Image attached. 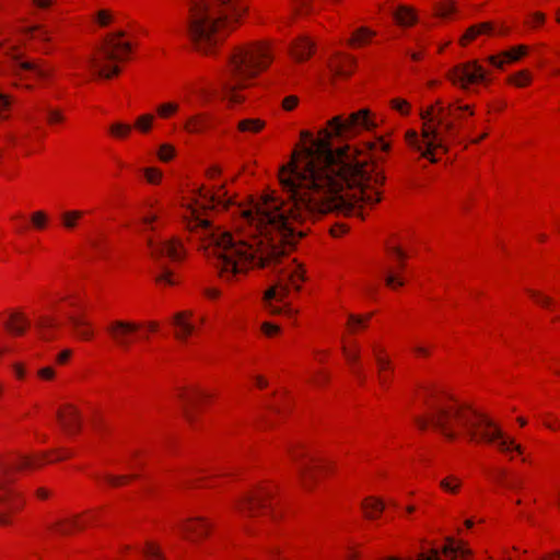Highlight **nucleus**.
<instances>
[{
  "label": "nucleus",
  "instance_id": "nucleus-48",
  "mask_svg": "<svg viewBox=\"0 0 560 560\" xmlns=\"http://www.w3.org/2000/svg\"><path fill=\"white\" fill-rule=\"evenodd\" d=\"M547 22V15L542 11H534L528 13L523 21V26L527 31L537 32L541 30Z\"/></svg>",
  "mask_w": 560,
  "mask_h": 560
},
{
  "label": "nucleus",
  "instance_id": "nucleus-50",
  "mask_svg": "<svg viewBox=\"0 0 560 560\" xmlns=\"http://www.w3.org/2000/svg\"><path fill=\"white\" fill-rule=\"evenodd\" d=\"M528 298L538 306L548 310L553 311L557 306V302L550 295L545 294L541 291L537 290H527L526 291Z\"/></svg>",
  "mask_w": 560,
  "mask_h": 560
},
{
  "label": "nucleus",
  "instance_id": "nucleus-54",
  "mask_svg": "<svg viewBox=\"0 0 560 560\" xmlns=\"http://www.w3.org/2000/svg\"><path fill=\"white\" fill-rule=\"evenodd\" d=\"M440 488L446 493L456 495L463 488V481L455 475H450L440 481Z\"/></svg>",
  "mask_w": 560,
  "mask_h": 560
},
{
  "label": "nucleus",
  "instance_id": "nucleus-9",
  "mask_svg": "<svg viewBox=\"0 0 560 560\" xmlns=\"http://www.w3.org/2000/svg\"><path fill=\"white\" fill-rule=\"evenodd\" d=\"M214 390L200 383H186L175 388V398L178 401L186 423L194 430L201 423V415L215 399Z\"/></svg>",
  "mask_w": 560,
  "mask_h": 560
},
{
  "label": "nucleus",
  "instance_id": "nucleus-53",
  "mask_svg": "<svg viewBox=\"0 0 560 560\" xmlns=\"http://www.w3.org/2000/svg\"><path fill=\"white\" fill-rule=\"evenodd\" d=\"M30 222L32 228L38 232L46 231L50 224L49 214L44 210H37L31 213Z\"/></svg>",
  "mask_w": 560,
  "mask_h": 560
},
{
  "label": "nucleus",
  "instance_id": "nucleus-27",
  "mask_svg": "<svg viewBox=\"0 0 560 560\" xmlns=\"http://www.w3.org/2000/svg\"><path fill=\"white\" fill-rule=\"evenodd\" d=\"M495 28L497 22L494 21H485L472 24L467 27L464 34L459 37L458 45L460 47H467L480 36H493Z\"/></svg>",
  "mask_w": 560,
  "mask_h": 560
},
{
  "label": "nucleus",
  "instance_id": "nucleus-43",
  "mask_svg": "<svg viewBox=\"0 0 560 560\" xmlns=\"http://www.w3.org/2000/svg\"><path fill=\"white\" fill-rule=\"evenodd\" d=\"M85 214H88V211L84 210L63 211L60 214V224L66 231H74Z\"/></svg>",
  "mask_w": 560,
  "mask_h": 560
},
{
  "label": "nucleus",
  "instance_id": "nucleus-64",
  "mask_svg": "<svg viewBox=\"0 0 560 560\" xmlns=\"http://www.w3.org/2000/svg\"><path fill=\"white\" fill-rule=\"evenodd\" d=\"M176 155L175 147L170 143H163L158 150V158L161 162H171Z\"/></svg>",
  "mask_w": 560,
  "mask_h": 560
},
{
  "label": "nucleus",
  "instance_id": "nucleus-45",
  "mask_svg": "<svg viewBox=\"0 0 560 560\" xmlns=\"http://www.w3.org/2000/svg\"><path fill=\"white\" fill-rule=\"evenodd\" d=\"M225 75H226V78L223 83V90H224L225 95L229 98V101L234 104H240V103L244 102L245 97L242 94V91L247 89L248 86H241V85L234 84L232 77L228 75L226 73H225Z\"/></svg>",
  "mask_w": 560,
  "mask_h": 560
},
{
  "label": "nucleus",
  "instance_id": "nucleus-11",
  "mask_svg": "<svg viewBox=\"0 0 560 560\" xmlns=\"http://www.w3.org/2000/svg\"><path fill=\"white\" fill-rule=\"evenodd\" d=\"M407 252L395 241L389 240L385 247L384 283L392 291H397L407 283Z\"/></svg>",
  "mask_w": 560,
  "mask_h": 560
},
{
  "label": "nucleus",
  "instance_id": "nucleus-41",
  "mask_svg": "<svg viewBox=\"0 0 560 560\" xmlns=\"http://www.w3.org/2000/svg\"><path fill=\"white\" fill-rule=\"evenodd\" d=\"M228 191L225 189V185L219 186L215 190L212 189V194L210 199H208L207 203H205L206 208L209 210L222 208L223 210H228L229 207L234 203L232 198H226Z\"/></svg>",
  "mask_w": 560,
  "mask_h": 560
},
{
  "label": "nucleus",
  "instance_id": "nucleus-49",
  "mask_svg": "<svg viewBox=\"0 0 560 560\" xmlns=\"http://www.w3.org/2000/svg\"><path fill=\"white\" fill-rule=\"evenodd\" d=\"M285 298H280V287H279V281H277V283L275 285L270 287L269 289H267L265 291L264 296H262V304L266 310H268L271 314L275 315V314L280 313V308L272 306L271 301L277 300V301L281 302Z\"/></svg>",
  "mask_w": 560,
  "mask_h": 560
},
{
  "label": "nucleus",
  "instance_id": "nucleus-32",
  "mask_svg": "<svg viewBox=\"0 0 560 560\" xmlns=\"http://www.w3.org/2000/svg\"><path fill=\"white\" fill-rule=\"evenodd\" d=\"M436 552L440 560H455L458 557L464 560H468L472 555L471 550L466 547V544L463 541H457L453 538H447L441 550V555L444 559L441 558L438 550Z\"/></svg>",
  "mask_w": 560,
  "mask_h": 560
},
{
  "label": "nucleus",
  "instance_id": "nucleus-33",
  "mask_svg": "<svg viewBox=\"0 0 560 560\" xmlns=\"http://www.w3.org/2000/svg\"><path fill=\"white\" fill-rule=\"evenodd\" d=\"M374 313L349 314L345 325V335L353 336L364 332L373 317Z\"/></svg>",
  "mask_w": 560,
  "mask_h": 560
},
{
  "label": "nucleus",
  "instance_id": "nucleus-23",
  "mask_svg": "<svg viewBox=\"0 0 560 560\" xmlns=\"http://www.w3.org/2000/svg\"><path fill=\"white\" fill-rule=\"evenodd\" d=\"M530 52V47L525 44H520L510 47L497 55L487 57L486 61L494 68L503 70L505 66L521 61Z\"/></svg>",
  "mask_w": 560,
  "mask_h": 560
},
{
  "label": "nucleus",
  "instance_id": "nucleus-4",
  "mask_svg": "<svg viewBox=\"0 0 560 560\" xmlns=\"http://www.w3.org/2000/svg\"><path fill=\"white\" fill-rule=\"evenodd\" d=\"M475 115V105L462 104L460 100L445 102L438 98L420 112L421 135L413 129L405 133L408 148L419 152L420 158L435 164L445 155L450 145L457 142L467 116Z\"/></svg>",
  "mask_w": 560,
  "mask_h": 560
},
{
  "label": "nucleus",
  "instance_id": "nucleus-60",
  "mask_svg": "<svg viewBox=\"0 0 560 560\" xmlns=\"http://www.w3.org/2000/svg\"><path fill=\"white\" fill-rule=\"evenodd\" d=\"M455 12V4L452 0H442L434 4V14L439 18H447Z\"/></svg>",
  "mask_w": 560,
  "mask_h": 560
},
{
  "label": "nucleus",
  "instance_id": "nucleus-42",
  "mask_svg": "<svg viewBox=\"0 0 560 560\" xmlns=\"http://www.w3.org/2000/svg\"><path fill=\"white\" fill-rule=\"evenodd\" d=\"M394 131H387L386 133L375 137L373 141L364 142V147L369 150L377 154L381 153H389L392 150V136Z\"/></svg>",
  "mask_w": 560,
  "mask_h": 560
},
{
  "label": "nucleus",
  "instance_id": "nucleus-51",
  "mask_svg": "<svg viewBox=\"0 0 560 560\" xmlns=\"http://www.w3.org/2000/svg\"><path fill=\"white\" fill-rule=\"evenodd\" d=\"M142 555L145 560H167L162 546L154 540H148L144 542Z\"/></svg>",
  "mask_w": 560,
  "mask_h": 560
},
{
  "label": "nucleus",
  "instance_id": "nucleus-17",
  "mask_svg": "<svg viewBox=\"0 0 560 560\" xmlns=\"http://www.w3.org/2000/svg\"><path fill=\"white\" fill-rule=\"evenodd\" d=\"M26 506L25 494L12 487L0 488V527L14 525V517Z\"/></svg>",
  "mask_w": 560,
  "mask_h": 560
},
{
  "label": "nucleus",
  "instance_id": "nucleus-13",
  "mask_svg": "<svg viewBox=\"0 0 560 560\" xmlns=\"http://www.w3.org/2000/svg\"><path fill=\"white\" fill-rule=\"evenodd\" d=\"M337 474V462L326 457L313 456L299 466L300 485L307 492H313L324 479Z\"/></svg>",
  "mask_w": 560,
  "mask_h": 560
},
{
  "label": "nucleus",
  "instance_id": "nucleus-46",
  "mask_svg": "<svg viewBox=\"0 0 560 560\" xmlns=\"http://www.w3.org/2000/svg\"><path fill=\"white\" fill-rule=\"evenodd\" d=\"M117 15L118 13L112 9H100L93 14L92 22L100 28H107L116 22Z\"/></svg>",
  "mask_w": 560,
  "mask_h": 560
},
{
  "label": "nucleus",
  "instance_id": "nucleus-22",
  "mask_svg": "<svg viewBox=\"0 0 560 560\" xmlns=\"http://www.w3.org/2000/svg\"><path fill=\"white\" fill-rule=\"evenodd\" d=\"M306 279V269L303 265L296 264V260L294 259L292 265L282 272L278 280L280 298H287L292 290L300 292Z\"/></svg>",
  "mask_w": 560,
  "mask_h": 560
},
{
  "label": "nucleus",
  "instance_id": "nucleus-40",
  "mask_svg": "<svg viewBox=\"0 0 560 560\" xmlns=\"http://www.w3.org/2000/svg\"><path fill=\"white\" fill-rule=\"evenodd\" d=\"M394 21L399 26L411 27L418 21L417 11L410 5H398L394 12Z\"/></svg>",
  "mask_w": 560,
  "mask_h": 560
},
{
  "label": "nucleus",
  "instance_id": "nucleus-25",
  "mask_svg": "<svg viewBox=\"0 0 560 560\" xmlns=\"http://www.w3.org/2000/svg\"><path fill=\"white\" fill-rule=\"evenodd\" d=\"M173 336L177 341L186 342L195 332L194 312L190 310L180 311L174 314Z\"/></svg>",
  "mask_w": 560,
  "mask_h": 560
},
{
  "label": "nucleus",
  "instance_id": "nucleus-10",
  "mask_svg": "<svg viewBox=\"0 0 560 560\" xmlns=\"http://www.w3.org/2000/svg\"><path fill=\"white\" fill-rule=\"evenodd\" d=\"M446 79L462 91H468L475 85L488 88L493 82L492 71L477 59L455 65L446 72Z\"/></svg>",
  "mask_w": 560,
  "mask_h": 560
},
{
  "label": "nucleus",
  "instance_id": "nucleus-6",
  "mask_svg": "<svg viewBox=\"0 0 560 560\" xmlns=\"http://www.w3.org/2000/svg\"><path fill=\"white\" fill-rule=\"evenodd\" d=\"M228 57L226 74L234 84L250 86V81L267 71L275 60V45L268 39H258L234 45Z\"/></svg>",
  "mask_w": 560,
  "mask_h": 560
},
{
  "label": "nucleus",
  "instance_id": "nucleus-62",
  "mask_svg": "<svg viewBox=\"0 0 560 560\" xmlns=\"http://www.w3.org/2000/svg\"><path fill=\"white\" fill-rule=\"evenodd\" d=\"M541 423L552 432H560V418L551 412L541 416Z\"/></svg>",
  "mask_w": 560,
  "mask_h": 560
},
{
  "label": "nucleus",
  "instance_id": "nucleus-24",
  "mask_svg": "<svg viewBox=\"0 0 560 560\" xmlns=\"http://www.w3.org/2000/svg\"><path fill=\"white\" fill-rule=\"evenodd\" d=\"M328 68L335 80H346L354 73L357 59L347 52H335L329 58Z\"/></svg>",
  "mask_w": 560,
  "mask_h": 560
},
{
  "label": "nucleus",
  "instance_id": "nucleus-58",
  "mask_svg": "<svg viewBox=\"0 0 560 560\" xmlns=\"http://www.w3.org/2000/svg\"><path fill=\"white\" fill-rule=\"evenodd\" d=\"M388 106L392 110L397 112L402 117H407L411 113V104L402 97H393L388 101Z\"/></svg>",
  "mask_w": 560,
  "mask_h": 560
},
{
  "label": "nucleus",
  "instance_id": "nucleus-44",
  "mask_svg": "<svg viewBox=\"0 0 560 560\" xmlns=\"http://www.w3.org/2000/svg\"><path fill=\"white\" fill-rule=\"evenodd\" d=\"M131 133L132 125L122 121H114L107 128L108 137L116 141H126Z\"/></svg>",
  "mask_w": 560,
  "mask_h": 560
},
{
  "label": "nucleus",
  "instance_id": "nucleus-5",
  "mask_svg": "<svg viewBox=\"0 0 560 560\" xmlns=\"http://www.w3.org/2000/svg\"><path fill=\"white\" fill-rule=\"evenodd\" d=\"M248 11L247 0H194L187 37L202 56H215Z\"/></svg>",
  "mask_w": 560,
  "mask_h": 560
},
{
  "label": "nucleus",
  "instance_id": "nucleus-20",
  "mask_svg": "<svg viewBox=\"0 0 560 560\" xmlns=\"http://www.w3.org/2000/svg\"><path fill=\"white\" fill-rule=\"evenodd\" d=\"M151 258L158 260L167 257L173 262H180L186 257V249L178 238H171L165 242L154 241L149 237L147 241Z\"/></svg>",
  "mask_w": 560,
  "mask_h": 560
},
{
  "label": "nucleus",
  "instance_id": "nucleus-61",
  "mask_svg": "<svg viewBox=\"0 0 560 560\" xmlns=\"http://www.w3.org/2000/svg\"><path fill=\"white\" fill-rule=\"evenodd\" d=\"M294 12L301 16L313 14L315 12L314 0H294Z\"/></svg>",
  "mask_w": 560,
  "mask_h": 560
},
{
  "label": "nucleus",
  "instance_id": "nucleus-59",
  "mask_svg": "<svg viewBox=\"0 0 560 560\" xmlns=\"http://www.w3.org/2000/svg\"><path fill=\"white\" fill-rule=\"evenodd\" d=\"M179 110V104L176 102H166L158 105L156 115L161 119H170L174 117Z\"/></svg>",
  "mask_w": 560,
  "mask_h": 560
},
{
  "label": "nucleus",
  "instance_id": "nucleus-16",
  "mask_svg": "<svg viewBox=\"0 0 560 560\" xmlns=\"http://www.w3.org/2000/svg\"><path fill=\"white\" fill-rule=\"evenodd\" d=\"M371 354L376 368V380L381 389L388 390L395 378V363L387 346L382 340L370 345Z\"/></svg>",
  "mask_w": 560,
  "mask_h": 560
},
{
  "label": "nucleus",
  "instance_id": "nucleus-29",
  "mask_svg": "<svg viewBox=\"0 0 560 560\" xmlns=\"http://www.w3.org/2000/svg\"><path fill=\"white\" fill-rule=\"evenodd\" d=\"M139 478L137 474L114 475L109 472H96L92 475V479L102 487L110 489H119L131 485Z\"/></svg>",
  "mask_w": 560,
  "mask_h": 560
},
{
  "label": "nucleus",
  "instance_id": "nucleus-35",
  "mask_svg": "<svg viewBox=\"0 0 560 560\" xmlns=\"http://www.w3.org/2000/svg\"><path fill=\"white\" fill-rule=\"evenodd\" d=\"M212 128V118L207 113L190 116L184 124V130L190 135L203 133Z\"/></svg>",
  "mask_w": 560,
  "mask_h": 560
},
{
  "label": "nucleus",
  "instance_id": "nucleus-57",
  "mask_svg": "<svg viewBox=\"0 0 560 560\" xmlns=\"http://www.w3.org/2000/svg\"><path fill=\"white\" fill-rule=\"evenodd\" d=\"M155 116L153 114H143L136 118L132 129L135 128L139 132L147 135L153 128Z\"/></svg>",
  "mask_w": 560,
  "mask_h": 560
},
{
  "label": "nucleus",
  "instance_id": "nucleus-3",
  "mask_svg": "<svg viewBox=\"0 0 560 560\" xmlns=\"http://www.w3.org/2000/svg\"><path fill=\"white\" fill-rule=\"evenodd\" d=\"M419 397L423 411L415 416L413 423L420 432L432 431L450 443L466 438L478 445L494 444L500 434L501 428L490 417L441 386H423Z\"/></svg>",
  "mask_w": 560,
  "mask_h": 560
},
{
  "label": "nucleus",
  "instance_id": "nucleus-55",
  "mask_svg": "<svg viewBox=\"0 0 560 560\" xmlns=\"http://www.w3.org/2000/svg\"><path fill=\"white\" fill-rule=\"evenodd\" d=\"M21 33L28 38L32 39H39L43 42H49L50 40V33L46 28V26L42 24L24 27Z\"/></svg>",
  "mask_w": 560,
  "mask_h": 560
},
{
  "label": "nucleus",
  "instance_id": "nucleus-36",
  "mask_svg": "<svg viewBox=\"0 0 560 560\" xmlns=\"http://www.w3.org/2000/svg\"><path fill=\"white\" fill-rule=\"evenodd\" d=\"M375 36V31L366 26H360L351 33L346 40V45L351 49H360L370 45Z\"/></svg>",
  "mask_w": 560,
  "mask_h": 560
},
{
  "label": "nucleus",
  "instance_id": "nucleus-38",
  "mask_svg": "<svg viewBox=\"0 0 560 560\" xmlns=\"http://www.w3.org/2000/svg\"><path fill=\"white\" fill-rule=\"evenodd\" d=\"M287 454L293 463H296L300 465L307 462L310 459V457H313L311 455L310 446L306 443L301 442V441L291 442L287 446Z\"/></svg>",
  "mask_w": 560,
  "mask_h": 560
},
{
  "label": "nucleus",
  "instance_id": "nucleus-1",
  "mask_svg": "<svg viewBox=\"0 0 560 560\" xmlns=\"http://www.w3.org/2000/svg\"><path fill=\"white\" fill-rule=\"evenodd\" d=\"M378 127L376 115L361 108L348 115H337L326 121L315 136L300 132L290 161L278 171V183L290 199L293 221H307L315 214L335 213L364 221L368 210L383 200L386 176L378 162L357 148L336 145L340 140L355 138Z\"/></svg>",
  "mask_w": 560,
  "mask_h": 560
},
{
  "label": "nucleus",
  "instance_id": "nucleus-26",
  "mask_svg": "<svg viewBox=\"0 0 560 560\" xmlns=\"http://www.w3.org/2000/svg\"><path fill=\"white\" fill-rule=\"evenodd\" d=\"M69 324L73 338L83 342H91L96 337V328L94 323L86 314H78L69 316Z\"/></svg>",
  "mask_w": 560,
  "mask_h": 560
},
{
  "label": "nucleus",
  "instance_id": "nucleus-2",
  "mask_svg": "<svg viewBox=\"0 0 560 560\" xmlns=\"http://www.w3.org/2000/svg\"><path fill=\"white\" fill-rule=\"evenodd\" d=\"M211 194L212 188L205 185L199 187L188 229L190 232L200 231L201 237L208 241L207 247L217 258L214 265L222 281L233 282L252 269L276 266L307 234L299 229L305 221L293 222L291 218L295 207L291 212L282 210L291 208L298 197L290 199L281 187L280 190L265 191L254 209H237L243 223L249 230L248 234L241 231L232 234L219 228L212 230L210 221L200 213V210H209L205 203Z\"/></svg>",
  "mask_w": 560,
  "mask_h": 560
},
{
  "label": "nucleus",
  "instance_id": "nucleus-8",
  "mask_svg": "<svg viewBox=\"0 0 560 560\" xmlns=\"http://www.w3.org/2000/svg\"><path fill=\"white\" fill-rule=\"evenodd\" d=\"M137 43L128 38L126 31H116L105 35L94 56L100 77L112 80L121 73L119 63L130 60Z\"/></svg>",
  "mask_w": 560,
  "mask_h": 560
},
{
  "label": "nucleus",
  "instance_id": "nucleus-18",
  "mask_svg": "<svg viewBox=\"0 0 560 560\" xmlns=\"http://www.w3.org/2000/svg\"><path fill=\"white\" fill-rule=\"evenodd\" d=\"M45 467L42 452L13 454L0 459V474L32 472Z\"/></svg>",
  "mask_w": 560,
  "mask_h": 560
},
{
  "label": "nucleus",
  "instance_id": "nucleus-7",
  "mask_svg": "<svg viewBox=\"0 0 560 560\" xmlns=\"http://www.w3.org/2000/svg\"><path fill=\"white\" fill-rule=\"evenodd\" d=\"M278 495V486L264 480L242 493L234 501V510L244 517H267L272 523H279L284 518L285 509Z\"/></svg>",
  "mask_w": 560,
  "mask_h": 560
},
{
  "label": "nucleus",
  "instance_id": "nucleus-56",
  "mask_svg": "<svg viewBox=\"0 0 560 560\" xmlns=\"http://www.w3.org/2000/svg\"><path fill=\"white\" fill-rule=\"evenodd\" d=\"M63 304H67L70 307H77L79 299L74 295L56 296L50 300L49 307L54 312H59L62 310Z\"/></svg>",
  "mask_w": 560,
  "mask_h": 560
},
{
  "label": "nucleus",
  "instance_id": "nucleus-28",
  "mask_svg": "<svg viewBox=\"0 0 560 560\" xmlns=\"http://www.w3.org/2000/svg\"><path fill=\"white\" fill-rule=\"evenodd\" d=\"M386 505L381 497L368 495L360 502L359 510L364 521L376 522L378 521L384 512Z\"/></svg>",
  "mask_w": 560,
  "mask_h": 560
},
{
  "label": "nucleus",
  "instance_id": "nucleus-21",
  "mask_svg": "<svg viewBox=\"0 0 560 560\" xmlns=\"http://www.w3.org/2000/svg\"><path fill=\"white\" fill-rule=\"evenodd\" d=\"M341 353L350 373L358 378L360 383H364L366 376L361 360V346L359 341L343 335L341 337Z\"/></svg>",
  "mask_w": 560,
  "mask_h": 560
},
{
  "label": "nucleus",
  "instance_id": "nucleus-14",
  "mask_svg": "<svg viewBox=\"0 0 560 560\" xmlns=\"http://www.w3.org/2000/svg\"><path fill=\"white\" fill-rule=\"evenodd\" d=\"M104 511L105 509L101 506L57 520L47 526V530L54 536H74L89 527L97 525L102 520Z\"/></svg>",
  "mask_w": 560,
  "mask_h": 560
},
{
  "label": "nucleus",
  "instance_id": "nucleus-47",
  "mask_svg": "<svg viewBox=\"0 0 560 560\" xmlns=\"http://www.w3.org/2000/svg\"><path fill=\"white\" fill-rule=\"evenodd\" d=\"M505 82L518 89L527 88L533 82V74L528 69H522L508 75Z\"/></svg>",
  "mask_w": 560,
  "mask_h": 560
},
{
  "label": "nucleus",
  "instance_id": "nucleus-63",
  "mask_svg": "<svg viewBox=\"0 0 560 560\" xmlns=\"http://www.w3.org/2000/svg\"><path fill=\"white\" fill-rule=\"evenodd\" d=\"M143 175L145 180L151 185H159L163 178V172L154 166L144 167Z\"/></svg>",
  "mask_w": 560,
  "mask_h": 560
},
{
  "label": "nucleus",
  "instance_id": "nucleus-30",
  "mask_svg": "<svg viewBox=\"0 0 560 560\" xmlns=\"http://www.w3.org/2000/svg\"><path fill=\"white\" fill-rule=\"evenodd\" d=\"M315 42L306 35H301L296 37L290 46V56L296 62H303L308 60L315 54Z\"/></svg>",
  "mask_w": 560,
  "mask_h": 560
},
{
  "label": "nucleus",
  "instance_id": "nucleus-39",
  "mask_svg": "<svg viewBox=\"0 0 560 560\" xmlns=\"http://www.w3.org/2000/svg\"><path fill=\"white\" fill-rule=\"evenodd\" d=\"M267 126L266 120L261 118H244L237 121L236 130L240 133L247 136H256L265 130Z\"/></svg>",
  "mask_w": 560,
  "mask_h": 560
},
{
  "label": "nucleus",
  "instance_id": "nucleus-31",
  "mask_svg": "<svg viewBox=\"0 0 560 560\" xmlns=\"http://www.w3.org/2000/svg\"><path fill=\"white\" fill-rule=\"evenodd\" d=\"M31 328V320L20 308L12 311L4 323V329L13 337H22Z\"/></svg>",
  "mask_w": 560,
  "mask_h": 560
},
{
  "label": "nucleus",
  "instance_id": "nucleus-52",
  "mask_svg": "<svg viewBox=\"0 0 560 560\" xmlns=\"http://www.w3.org/2000/svg\"><path fill=\"white\" fill-rule=\"evenodd\" d=\"M180 282L179 277L172 270L165 269L162 273L158 275L154 283L160 289H166L178 285Z\"/></svg>",
  "mask_w": 560,
  "mask_h": 560
},
{
  "label": "nucleus",
  "instance_id": "nucleus-12",
  "mask_svg": "<svg viewBox=\"0 0 560 560\" xmlns=\"http://www.w3.org/2000/svg\"><path fill=\"white\" fill-rule=\"evenodd\" d=\"M215 530L214 521L206 515H186L174 525L176 536L190 545L199 546L208 541Z\"/></svg>",
  "mask_w": 560,
  "mask_h": 560
},
{
  "label": "nucleus",
  "instance_id": "nucleus-34",
  "mask_svg": "<svg viewBox=\"0 0 560 560\" xmlns=\"http://www.w3.org/2000/svg\"><path fill=\"white\" fill-rule=\"evenodd\" d=\"M493 445L500 453L510 455V460L514 458L512 455L513 453L522 455L525 451L522 444L516 443L515 439L506 434L502 429H500V434L498 435V439H495Z\"/></svg>",
  "mask_w": 560,
  "mask_h": 560
},
{
  "label": "nucleus",
  "instance_id": "nucleus-37",
  "mask_svg": "<svg viewBox=\"0 0 560 560\" xmlns=\"http://www.w3.org/2000/svg\"><path fill=\"white\" fill-rule=\"evenodd\" d=\"M293 407V398L285 390H279L273 394L272 402L270 404V409L281 416L284 417L289 415Z\"/></svg>",
  "mask_w": 560,
  "mask_h": 560
},
{
  "label": "nucleus",
  "instance_id": "nucleus-15",
  "mask_svg": "<svg viewBox=\"0 0 560 560\" xmlns=\"http://www.w3.org/2000/svg\"><path fill=\"white\" fill-rule=\"evenodd\" d=\"M142 328L138 322L113 319L106 325L105 332L115 348L126 352L137 343Z\"/></svg>",
  "mask_w": 560,
  "mask_h": 560
},
{
  "label": "nucleus",
  "instance_id": "nucleus-19",
  "mask_svg": "<svg viewBox=\"0 0 560 560\" xmlns=\"http://www.w3.org/2000/svg\"><path fill=\"white\" fill-rule=\"evenodd\" d=\"M56 421L66 436L74 438L82 432L83 417L80 409L73 404L60 405L56 411Z\"/></svg>",
  "mask_w": 560,
  "mask_h": 560
}]
</instances>
